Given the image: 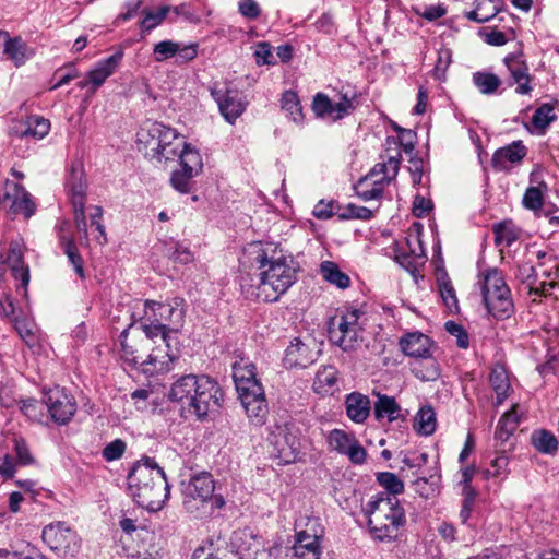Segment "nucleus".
<instances>
[{
	"label": "nucleus",
	"mask_w": 559,
	"mask_h": 559,
	"mask_svg": "<svg viewBox=\"0 0 559 559\" xmlns=\"http://www.w3.org/2000/svg\"><path fill=\"white\" fill-rule=\"evenodd\" d=\"M170 12V7L163 5L159 7L155 12L146 11L145 16L141 22V27L145 32H151L156 26H158Z\"/></svg>",
	"instance_id": "13d9d810"
},
{
	"label": "nucleus",
	"mask_w": 559,
	"mask_h": 559,
	"mask_svg": "<svg viewBox=\"0 0 559 559\" xmlns=\"http://www.w3.org/2000/svg\"><path fill=\"white\" fill-rule=\"evenodd\" d=\"M127 449V444L122 439H115L109 442L102 451L105 461L112 462L119 460Z\"/></svg>",
	"instance_id": "338daca9"
},
{
	"label": "nucleus",
	"mask_w": 559,
	"mask_h": 559,
	"mask_svg": "<svg viewBox=\"0 0 559 559\" xmlns=\"http://www.w3.org/2000/svg\"><path fill=\"white\" fill-rule=\"evenodd\" d=\"M416 139H417V134L415 131H413L411 129H405L399 135L397 141L394 138L389 136L386 139V144H389V145L394 144L395 151L396 150L400 151V147H402L406 154H411L415 148Z\"/></svg>",
	"instance_id": "4d7b16f0"
},
{
	"label": "nucleus",
	"mask_w": 559,
	"mask_h": 559,
	"mask_svg": "<svg viewBox=\"0 0 559 559\" xmlns=\"http://www.w3.org/2000/svg\"><path fill=\"white\" fill-rule=\"evenodd\" d=\"M301 535L308 539H321L323 536V527L320 523V519L308 514L297 518L295 521V536Z\"/></svg>",
	"instance_id": "4c0bfd02"
},
{
	"label": "nucleus",
	"mask_w": 559,
	"mask_h": 559,
	"mask_svg": "<svg viewBox=\"0 0 559 559\" xmlns=\"http://www.w3.org/2000/svg\"><path fill=\"white\" fill-rule=\"evenodd\" d=\"M516 408H518V405L514 404L511 407V409L506 412L500 417V419L498 421V425H497V428H496V431H495L496 439L504 442L516 430V428H518V426H519V424L521 421V418H520V416L518 414Z\"/></svg>",
	"instance_id": "e433bc0d"
},
{
	"label": "nucleus",
	"mask_w": 559,
	"mask_h": 559,
	"mask_svg": "<svg viewBox=\"0 0 559 559\" xmlns=\"http://www.w3.org/2000/svg\"><path fill=\"white\" fill-rule=\"evenodd\" d=\"M128 488L140 507L153 512L160 510L170 495L165 472L150 457L133 465L128 474Z\"/></svg>",
	"instance_id": "f03ea898"
},
{
	"label": "nucleus",
	"mask_w": 559,
	"mask_h": 559,
	"mask_svg": "<svg viewBox=\"0 0 559 559\" xmlns=\"http://www.w3.org/2000/svg\"><path fill=\"white\" fill-rule=\"evenodd\" d=\"M504 64L510 73L512 83L516 84L515 93L519 95L531 94L533 87L531 86V75L528 73V66L522 55H508L504 59Z\"/></svg>",
	"instance_id": "aec40b11"
},
{
	"label": "nucleus",
	"mask_w": 559,
	"mask_h": 559,
	"mask_svg": "<svg viewBox=\"0 0 559 559\" xmlns=\"http://www.w3.org/2000/svg\"><path fill=\"white\" fill-rule=\"evenodd\" d=\"M378 400L373 404V416L376 420L388 419L392 423L401 416V406L393 396L386 394H377Z\"/></svg>",
	"instance_id": "473e14b6"
},
{
	"label": "nucleus",
	"mask_w": 559,
	"mask_h": 559,
	"mask_svg": "<svg viewBox=\"0 0 559 559\" xmlns=\"http://www.w3.org/2000/svg\"><path fill=\"white\" fill-rule=\"evenodd\" d=\"M515 277L522 283H527L531 293H533L534 295H542L540 288L533 287V284L536 281V272L534 265H532L531 263L520 264L516 269Z\"/></svg>",
	"instance_id": "680f3d73"
},
{
	"label": "nucleus",
	"mask_w": 559,
	"mask_h": 559,
	"mask_svg": "<svg viewBox=\"0 0 559 559\" xmlns=\"http://www.w3.org/2000/svg\"><path fill=\"white\" fill-rule=\"evenodd\" d=\"M179 158L180 168L190 171V174H194L199 176L203 169V162L201 154L198 150H195L191 144L183 143V145L179 150V154L177 155Z\"/></svg>",
	"instance_id": "c9c22d12"
},
{
	"label": "nucleus",
	"mask_w": 559,
	"mask_h": 559,
	"mask_svg": "<svg viewBox=\"0 0 559 559\" xmlns=\"http://www.w3.org/2000/svg\"><path fill=\"white\" fill-rule=\"evenodd\" d=\"M378 483L385 489V493L396 497L404 491L403 481L393 473L382 472L377 476Z\"/></svg>",
	"instance_id": "6e6d98bb"
},
{
	"label": "nucleus",
	"mask_w": 559,
	"mask_h": 559,
	"mask_svg": "<svg viewBox=\"0 0 559 559\" xmlns=\"http://www.w3.org/2000/svg\"><path fill=\"white\" fill-rule=\"evenodd\" d=\"M290 550L296 559H320L322 554L320 539H308L304 535L295 536V543Z\"/></svg>",
	"instance_id": "72a5a7b5"
},
{
	"label": "nucleus",
	"mask_w": 559,
	"mask_h": 559,
	"mask_svg": "<svg viewBox=\"0 0 559 559\" xmlns=\"http://www.w3.org/2000/svg\"><path fill=\"white\" fill-rule=\"evenodd\" d=\"M369 531L374 539L390 542L395 539L406 524V515L397 497L385 492L372 496L364 507Z\"/></svg>",
	"instance_id": "7ed1b4c3"
},
{
	"label": "nucleus",
	"mask_w": 559,
	"mask_h": 559,
	"mask_svg": "<svg viewBox=\"0 0 559 559\" xmlns=\"http://www.w3.org/2000/svg\"><path fill=\"white\" fill-rule=\"evenodd\" d=\"M495 245L511 247L519 239V229L511 221H503L492 225Z\"/></svg>",
	"instance_id": "79ce46f5"
},
{
	"label": "nucleus",
	"mask_w": 559,
	"mask_h": 559,
	"mask_svg": "<svg viewBox=\"0 0 559 559\" xmlns=\"http://www.w3.org/2000/svg\"><path fill=\"white\" fill-rule=\"evenodd\" d=\"M213 476L207 472H200L183 484L182 496L186 511L197 519L210 518L215 510L225 506L222 495H215Z\"/></svg>",
	"instance_id": "20e7f679"
},
{
	"label": "nucleus",
	"mask_w": 559,
	"mask_h": 559,
	"mask_svg": "<svg viewBox=\"0 0 559 559\" xmlns=\"http://www.w3.org/2000/svg\"><path fill=\"white\" fill-rule=\"evenodd\" d=\"M43 542L60 557H74L81 548L78 533L64 522L46 525L41 532Z\"/></svg>",
	"instance_id": "1a4fd4ad"
},
{
	"label": "nucleus",
	"mask_w": 559,
	"mask_h": 559,
	"mask_svg": "<svg viewBox=\"0 0 559 559\" xmlns=\"http://www.w3.org/2000/svg\"><path fill=\"white\" fill-rule=\"evenodd\" d=\"M197 175L190 174V171L182 168H178L171 173L169 182L170 186L179 193L187 194L192 190L193 181Z\"/></svg>",
	"instance_id": "864d4df0"
},
{
	"label": "nucleus",
	"mask_w": 559,
	"mask_h": 559,
	"mask_svg": "<svg viewBox=\"0 0 559 559\" xmlns=\"http://www.w3.org/2000/svg\"><path fill=\"white\" fill-rule=\"evenodd\" d=\"M483 300L487 311L498 320H504L514 312L511 290L502 272L497 267L486 270L479 275Z\"/></svg>",
	"instance_id": "423d86ee"
},
{
	"label": "nucleus",
	"mask_w": 559,
	"mask_h": 559,
	"mask_svg": "<svg viewBox=\"0 0 559 559\" xmlns=\"http://www.w3.org/2000/svg\"><path fill=\"white\" fill-rule=\"evenodd\" d=\"M0 38L4 40L2 59L11 61L16 68L33 57V50L21 37H10L9 33L0 32Z\"/></svg>",
	"instance_id": "4be33fe9"
},
{
	"label": "nucleus",
	"mask_w": 559,
	"mask_h": 559,
	"mask_svg": "<svg viewBox=\"0 0 559 559\" xmlns=\"http://www.w3.org/2000/svg\"><path fill=\"white\" fill-rule=\"evenodd\" d=\"M88 216H90V226L95 228L97 231L96 240L100 245H105L107 242V236L105 231V226L102 223L103 218V209L99 205H93L88 207Z\"/></svg>",
	"instance_id": "bf43d9fd"
},
{
	"label": "nucleus",
	"mask_w": 559,
	"mask_h": 559,
	"mask_svg": "<svg viewBox=\"0 0 559 559\" xmlns=\"http://www.w3.org/2000/svg\"><path fill=\"white\" fill-rule=\"evenodd\" d=\"M501 8V0H477L474 10L465 12L464 16L469 21L480 24L493 19Z\"/></svg>",
	"instance_id": "2f4dec72"
},
{
	"label": "nucleus",
	"mask_w": 559,
	"mask_h": 559,
	"mask_svg": "<svg viewBox=\"0 0 559 559\" xmlns=\"http://www.w3.org/2000/svg\"><path fill=\"white\" fill-rule=\"evenodd\" d=\"M3 201L11 202L10 212L13 214H23L29 218L35 213L36 207L31 194L19 183L5 181Z\"/></svg>",
	"instance_id": "6ab92c4d"
},
{
	"label": "nucleus",
	"mask_w": 559,
	"mask_h": 559,
	"mask_svg": "<svg viewBox=\"0 0 559 559\" xmlns=\"http://www.w3.org/2000/svg\"><path fill=\"white\" fill-rule=\"evenodd\" d=\"M414 428L424 436H430L436 431L437 418L433 408L426 405L419 408L415 416Z\"/></svg>",
	"instance_id": "37998d69"
},
{
	"label": "nucleus",
	"mask_w": 559,
	"mask_h": 559,
	"mask_svg": "<svg viewBox=\"0 0 559 559\" xmlns=\"http://www.w3.org/2000/svg\"><path fill=\"white\" fill-rule=\"evenodd\" d=\"M14 329L29 348L35 349L39 347V330L32 320L16 318L14 320Z\"/></svg>",
	"instance_id": "a19ab883"
},
{
	"label": "nucleus",
	"mask_w": 559,
	"mask_h": 559,
	"mask_svg": "<svg viewBox=\"0 0 559 559\" xmlns=\"http://www.w3.org/2000/svg\"><path fill=\"white\" fill-rule=\"evenodd\" d=\"M328 447L331 451L345 455L353 464H364L367 452L353 433L342 429H333L326 437Z\"/></svg>",
	"instance_id": "2eb2a0df"
},
{
	"label": "nucleus",
	"mask_w": 559,
	"mask_h": 559,
	"mask_svg": "<svg viewBox=\"0 0 559 559\" xmlns=\"http://www.w3.org/2000/svg\"><path fill=\"white\" fill-rule=\"evenodd\" d=\"M200 376L186 374L179 377L170 388L168 397L173 402L180 403L182 407H190L195 392H198Z\"/></svg>",
	"instance_id": "5701e85b"
},
{
	"label": "nucleus",
	"mask_w": 559,
	"mask_h": 559,
	"mask_svg": "<svg viewBox=\"0 0 559 559\" xmlns=\"http://www.w3.org/2000/svg\"><path fill=\"white\" fill-rule=\"evenodd\" d=\"M531 445L540 454L555 456L559 450V441L548 429H534L530 436Z\"/></svg>",
	"instance_id": "c756f323"
},
{
	"label": "nucleus",
	"mask_w": 559,
	"mask_h": 559,
	"mask_svg": "<svg viewBox=\"0 0 559 559\" xmlns=\"http://www.w3.org/2000/svg\"><path fill=\"white\" fill-rule=\"evenodd\" d=\"M361 314L358 309H348L331 318L328 328L329 340L345 352L353 349L361 338Z\"/></svg>",
	"instance_id": "6e6552de"
},
{
	"label": "nucleus",
	"mask_w": 559,
	"mask_h": 559,
	"mask_svg": "<svg viewBox=\"0 0 559 559\" xmlns=\"http://www.w3.org/2000/svg\"><path fill=\"white\" fill-rule=\"evenodd\" d=\"M51 419L58 425L68 424L76 412V403L64 389L55 386L44 395Z\"/></svg>",
	"instance_id": "ddd939ff"
},
{
	"label": "nucleus",
	"mask_w": 559,
	"mask_h": 559,
	"mask_svg": "<svg viewBox=\"0 0 559 559\" xmlns=\"http://www.w3.org/2000/svg\"><path fill=\"white\" fill-rule=\"evenodd\" d=\"M489 383L497 394L496 406H500L507 399L510 383L503 368H493L489 374Z\"/></svg>",
	"instance_id": "de8ad7c7"
},
{
	"label": "nucleus",
	"mask_w": 559,
	"mask_h": 559,
	"mask_svg": "<svg viewBox=\"0 0 559 559\" xmlns=\"http://www.w3.org/2000/svg\"><path fill=\"white\" fill-rule=\"evenodd\" d=\"M401 163V152L396 150L395 155L388 156V160L378 163L371 169L370 175L374 176L378 174H382L383 177L379 180V182H389L395 178L397 175Z\"/></svg>",
	"instance_id": "8fccbe9b"
},
{
	"label": "nucleus",
	"mask_w": 559,
	"mask_h": 559,
	"mask_svg": "<svg viewBox=\"0 0 559 559\" xmlns=\"http://www.w3.org/2000/svg\"><path fill=\"white\" fill-rule=\"evenodd\" d=\"M242 407L255 426H262L269 413L263 386L238 393Z\"/></svg>",
	"instance_id": "a211bd4d"
},
{
	"label": "nucleus",
	"mask_w": 559,
	"mask_h": 559,
	"mask_svg": "<svg viewBox=\"0 0 559 559\" xmlns=\"http://www.w3.org/2000/svg\"><path fill=\"white\" fill-rule=\"evenodd\" d=\"M86 181L84 170L80 163L71 165L66 180V189L73 207V218L82 245H88L87 221L85 215Z\"/></svg>",
	"instance_id": "0eeeda50"
},
{
	"label": "nucleus",
	"mask_w": 559,
	"mask_h": 559,
	"mask_svg": "<svg viewBox=\"0 0 559 559\" xmlns=\"http://www.w3.org/2000/svg\"><path fill=\"white\" fill-rule=\"evenodd\" d=\"M444 329L450 335L456 338V345L460 348L466 349L469 346L468 334L461 324L454 321H448L444 324Z\"/></svg>",
	"instance_id": "69168bd1"
},
{
	"label": "nucleus",
	"mask_w": 559,
	"mask_h": 559,
	"mask_svg": "<svg viewBox=\"0 0 559 559\" xmlns=\"http://www.w3.org/2000/svg\"><path fill=\"white\" fill-rule=\"evenodd\" d=\"M556 119L555 107L549 103H545L535 109L531 118V123L537 134L544 135L548 127Z\"/></svg>",
	"instance_id": "58836bf2"
},
{
	"label": "nucleus",
	"mask_w": 559,
	"mask_h": 559,
	"mask_svg": "<svg viewBox=\"0 0 559 559\" xmlns=\"http://www.w3.org/2000/svg\"><path fill=\"white\" fill-rule=\"evenodd\" d=\"M176 359H178L177 353L173 352L170 347L167 350L155 348L148 355L147 360L141 362L142 371L147 374L168 372Z\"/></svg>",
	"instance_id": "cd10ccee"
},
{
	"label": "nucleus",
	"mask_w": 559,
	"mask_h": 559,
	"mask_svg": "<svg viewBox=\"0 0 559 559\" xmlns=\"http://www.w3.org/2000/svg\"><path fill=\"white\" fill-rule=\"evenodd\" d=\"M416 361L412 365L413 374L421 381H435L440 376L439 366L431 357V353L428 358H415Z\"/></svg>",
	"instance_id": "ea45409f"
},
{
	"label": "nucleus",
	"mask_w": 559,
	"mask_h": 559,
	"mask_svg": "<svg viewBox=\"0 0 559 559\" xmlns=\"http://www.w3.org/2000/svg\"><path fill=\"white\" fill-rule=\"evenodd\" d=\"M437 55L438 57L432 71L433 78L438 81H444L447 70L452 62V52L448 48H441L438 50Z\"/></svg>",
	"instance_id": "052dcab7"
},
{
	"label": "nucleus",
	"mask_w": 559,
	"mask_h": 559,
	"mask_svg": "<svg viewBox=\"0 0 559 559\" xmlns=\"http://www.w3.org/2000/svg\"><path fill=\"white\" fill-rule=\"evenodd\" d=\"M123 57V51L119 50L106 59L97 62L96 67L88 71L87 78L91 81V92L94 93L104 82L114 74Z\"/></svg>",
	"instance_id": "a878e982"
},
{
	"label": "nucleus",
	"mask_w": 559,
	"mask_h": 559,
	"mask_svg": "<svg viewBox=\"0 0 559 559\" xmlns=\"http://www.w3.org/2000/svg\"><path fill=\"white\" fill-rule=\"evenodd\" d=\"M250 254L259 270L257 298L265 302L277 301L297 280L293 257L285 254L274 242L253 243Z\"/></svg>",
	"instance_id": "f257e3e1"
},
{
	"label": "nucleus",
	"mask_w": 559,
	"mask_h": 559,
	"mask_svg": "<svg viewBox=\"0 0 559 559\" xmlns=\"http://www.w3.org/2000/svg\"><path fill=\"white\" fill-rule=\"evenodd\" d=\"M473 83L481 94L492 95L502 84L500 78L486 71H477L473 74Z\"/></svg>",
	"instance_id": "3c124183"
},
{
	"label": "nucleus",
	"mask_w": 559,
	"mask_h": 559,
	"mask_svg": "<svg viewBox=\"0 0 559 559\" xmlns=\"http://www.w3.org/2000/svg\"><path fill=\"white\" fill-rule=\"evenodd\" d=\"M233 379L238 393L262 386L257 379L254 364L246 358H240L233 364Z\"/></svg>",
	"instance_id": "b1692460"
},
{
	"label": "nucleus",
	"mask_w": 559,
	"mask_h": 559,
	"mask_svg": "<svg viewBox=\"0 0 559 559\" xmlns=\"http://www.w3.org/2000/svg\"><path fill=\"white\" fill-rule=\"evenodd\" d=\"M320 272L323 278L341 289H345L350 285V278L342 272L338 265L332 261H324L320 265Z\"/></svg>",
	"instance_id": "a18cd8bd"
},
{
	"label": "nucleus",
	"mask_w": 559,
	"mask_h": 559,
	"mask_svg": "<svg viewBox=\"0 0 559 559\" xmlns=\"http://www.w3.org/2000/svg\"><path fill=\"white\" fill-rule=\"evenodd\" d=\"M231 545L236 548L241 558H254L262 548V538L250 528H243L234 532Z\"/></svg>",
	"instance_id": "bb28decb"
},
{
	"label": "nucleus",
	"mask_w": 559,
	"mask_h": 559,
	"mask_svg": "<svg viewBox=\"0 0 559 559\" xmlns=\"http://www.w3.org/2000/svg\"><path fill=\"white\" fill-rule=\"evenodd\" d=\"M345 408L350 420L362 424L370 414V400L359 392H352L346 396Z\"/></svg>",
	"instance_id": "c85d7f7f"
},
{
	"label": "nucleus",
	"mask_w": 559,
	"mask_h": 559,
	"mask_svg": "<svg viewBox=\"0 0 559 559\" xmlns=\"http://www.w3.org/2000/svg\"><path fill=\"white\" fill-rule=\"evenodd\" d=\"M338 96V100L333 102L335 112L334 120L348 116L355 109L357 103V94L349 86L342 87Z\"/></svg>",
	"instance_id": "c03bdc74"
},
{
	"label": "nucleus",
	"mask_w": 559,
	"mask_h": 559,
	"mask_svg": "<svg viewBox=\"0 0 559 559\" xmlns=\"http://www.w3.org/2000/svg\"><path fill=\"white\" fill-rule=\"evenodd\" d=\"M210 94L217 104L221 115L230 124H234L247 108V102L235 88L213 86Z\"/></svg>",
	"instance_id": "4468645a"
},
{
	"label": "nucleus",
	"mask_w": 559,
	"mask_h": 559,
	"mask_svg": "<svg viewBox=\"0 0 559 559\" xmlns=\"http://www.w3.org/2000/svg\"><path fill=\"white\" fill-rule=\"evenodd\" d=\"M273 443L278 456L285 462H294L302 449V437L300 428L294 423H285L276 426L273 432Z\"/></svg>",
	"instance_id": "f8f14e48"
},
{
	"label": "nucleus",
	"mask_w": 559,
	"mask_h": 559,
	"mask_svg": "<svg viewBox=\"0 0 559 559\" xmlns=\"http://www.w3.org/2000/svg\"><path fill=\"white\" fill-rule=\"evenodd\" d=\"M402 352L413 358H428L431 353L432 341L421 332H411L400 338Z\"/></svg>",
	"instance_id": "393cba45"
},
{
	"label": "nucleus",
	"mask_w": 559,
	"mask_h": 559,
	"mask_svg": "<svg viewBox=\"0 0 559 559\" xmlns=\"http://www.w3.org/2000/svg\"><path fill=\"white\" fill-rule=\"evenodd\" d=\"M185 305L186 301L181 297H174L165 304L145 300L144 314L153 321L156 319V322L162 323L165 328L169 326L170 331L177 334L183 326Z\"/></svg>",
	"instance_id": "9d476101"
},
{
	"label": "nucleus",
	"mask_w": 559,
	"mask_h": 559,
	"mask_svg": "<svg viewBox=\"0 0 559 559\" xmlns=\"http://www.w3.org/2000/svg\"><path fill=\"white\" fill-rule=\"evenodd\" d=\"M527 154V148L522 141H513L511 144L498 148L491 158L492 167L498 171L508 170L511 166L520 164Z\"/></svg>",
	"instance_id": "412c9836"
},
{
	"label": "nucleus",
	"mask_w": 559,
	"mask_h": 559,
	"mask_svg": "<svg viewBox=\"0 0 559 559\" xmlns=\"http://www.w3.org/2000/svg\"><path fill=\"white\" fill-rule=\"evenodd\" d=\"M523 205L527 210H540L544 203V198L538 187H528L523 195Z\"/></svg>",
	"instance_id": "0e129e2a"
},
{
	"label": "nucleus",
	"mask_w": 559,
	"mask_h": 559,
	"mask_svg": "<svg viewBox=\"0 0 559 559\" xmlns=\"http://www.w3.org/2000/svg\"><path fill=\"white\" fill-rule=\"evenodd\" d=\"M199 45L197 43L182 44L173 40H162L154 45L153 57L156 62H164L176 58L177 64L192 61L198 56Z\"/></svg>",
	"instance_id": "f3484780"
},
{
	"label": "nucleus",
	"mask_w": 559,
	"mask_h": 559,
	"mask_svg": "<svg viewBox=\"0 0 559 559\" xmlns=\"http://www.w3.org/2000/svg\"><path fill=\"white\" fill-rule=\"evenodd\" d=\"M320 349L316 340L309 337L302 341L296 337L285 350L284 365L286 368H307L317 361Z\"/></svg>",
	"instance_id": "dca6fc26"
},
{
	"label": "nucleus",
	"mask_w": 559,
	"mask_h": 559,
	"mask_svg": "<svg viewBox=\"0 0 559 559\" xmlns=\"http://www.w3.org/2000/svg\"><path fill=\"white\" fill-rule=\"evenodd\" d=\"M223 395V390L217 381L202 374L189 412L193 413L199 419H204L210 413L219 409Z\"/></svg>",
	"instance_id": "9b49d317"
},
{
	"label": "nucleus",
	"mask_w": 559,
	"mask_h": 559,
	"mask_svg": "<svg viewBox=\"0 0 559 559\" xmlns=\"http://www.w3.org/2000/svg\"><path fill=\"white\" fill-rule=\"evenodd\" d=\"M68 225V222L62 223V226L60 227L59 241L69 262L72 264L74 272L81 280H84L85 272L83 267V260L78 251L76 245L72 238H68L62 234L63 227Z\"/></svg>",
	"instance_id": "f704fd0d"
},
{
	"label": "nucleus",
	"mask_w": 559,
	"mask_h": 559,
	"mask_svg": "<svg viewBox=\"0 0 559 559\" xmlns=\"http://www.w3.org/2000/svg\"><path fill=\"white\" fill-rule=\"evenodd\" d=\"M282 109L286 112V116L297 124H301L304 121V112L298 98V95L294 91H285L282 95Z\"/></svg>",
	"instance_id": "09e8293b"
},
{
	"label": "nucleus",
	"mask_w": 559,
	"mask_h": 559,
	"mask_svg": "<svg viewBox=\"0 0 559 559\" xmlns=\"http://www.w3.org/2000/svg\"><path fill=\"white\" fill-rule=\"evenodd\" d=\"M50 130V121L41 116L33 115L27 117L25 121V129L22 134L25 136H33L40 140L45 138Z\"/></svg>",
	"instance_id": "603ef678"
},
{
	"label": "nucleus",
	"mask_w": 559,
	"mask_h": 559,
	"mask_svg": "<svg viewBox=\"0 0 559 559\" xmlns=\"http://www.w3.org/2000/svg\"><path fill=\"white\" fill-rule=\"evenodd\" d=\"M157 320L154 321L147 316H143V321L141 322V329L145 336L150 340H154L157 336H160L165 346L167 348L170 347L171 334H175L174 331H170L169 326L165 328L162 323H157Z\"/></svg>",
	"instance_id": "49530a36"
},
{
	"label": "nucleus",
	"mask_w": 559,
	"mask_h": 559,
	"mask_svg": "<svg viewBox=\"0 0 559 559\" xmlns=\"http://www.w3.org/2000/svg\"><path fill=\"white\" fill-rule=\"evenodd\" d=\"M436 278L438 292L444 306L450 312L456 313L459 311V300L449 274L444 269H439L436 272Z\"/></svg>",
	"instance_id": "7c9ffc66"
},
{
	"label": "nucleus",
	"mask_w": 559,
	"mask_h": 559,
	"mask_svg": "<svg viewBox=\"0 0 559 559\" xmlns=\"http://www.w3.org/2000/svg\"><path fill=\"white\" fill-rule=\"evenodd\" d=\"M312 107L318 116H335L333 102L322 93L314 96Z\"/></svg>",
	"instance_id": "774afa93"
},
{
	"label": "nucleus",
	"mask_w": 559,
	"mask_h": 559,
	"mask_svg": "<svg viewBox=\"0 0 559 559\" xmlns=\"http://www.w3.org/2000/svg\"><path fill=\"white\" fill-rule=\"evenodd\" d=\"M183 143L177 130L162 122H152L138 133L139 150L158 164L174 160Z\"/></svg>",
	"instance_id": "39448f33"
},
{
	"label": "nucleus",
	"mask_w": 559,
	"mask_h": 559,
	"mask_svg": "<svg viewBox=\"0 0 559 559\" xmlns=\"http://www.w3.org/2000/svg\"><path fill=\"white\" fill-rule=\"evenodd\" d=\"M131 326L132 324L126 328L119 335V342L121 346V359L131 368H136L139 365H141L140 358L136 355L138 349L135 348L134 345L128 343L127 340Z\"/></svg>",
	"instance_id": "5fc2aeb1"
},
{
	"label": "nucleus",
	"mask_w": 559,
	"mask_h": 559,
	"mask_svg": "<svg viewBox=\"0 0 559 559\" xmlns=\"http://www.w3.org/2000/svg\"><path fill=\"white\" fill-rule=\"evenodd\" d=\"M368 179H362L355 187L357 195L364 201L380 199L383 194L381 182L374 181L371 188L367 187Z\"/></svg>",
	"instance_id": "e2e57ef3"
}]
</instances>
